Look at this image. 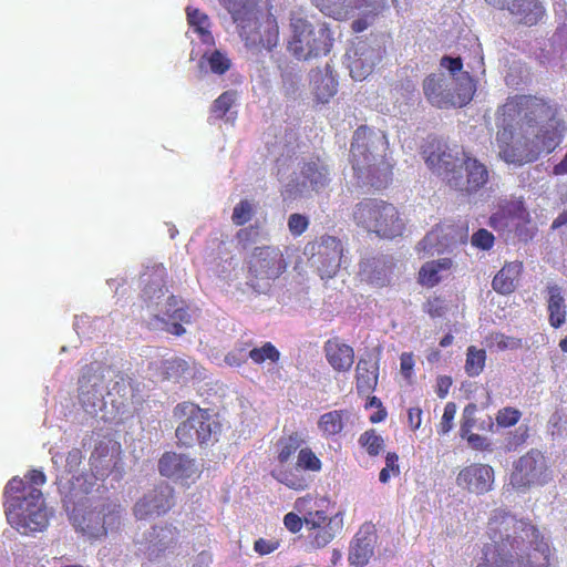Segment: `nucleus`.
<instances>
[{
    "instance_id": "f257e3e1",
    "label": "nucleus",
    "mask_w": 567,
    "mask_h": 567,
    "mask_svg": "<svg viewBox=\"0 0 567 567\" xmlns=\"http://www.w3.org/2000/svg\"><path fill=\"white\" fill-rule=\"evenodd\" d=\"M45 482V474L33 468L24 478L14 476L7 483L3 492L6 516L18 532H41L49 525V512L40 488Z\"/></svg>"
},
{
    "instance_id": "f03ea898",
    "label": "nucleus",
    "mask_w": 567,
    "mask_h": 567,
    "mask_svg": "<svg viewBox=\"0 0 567 567\" xmlns=\"http://www.w3.org/2000/svg\"><path fill=\"white\" fill-rule=\"evenodd\" d=\"M422 155L427 167L455 189L473 194L488 182V169L485 164L463 150H451L440 140L429 141L423 147Z\"/></svg>"
},
{
    "instance_id": "7ed1b4c3",
    "label": "nucleus",
    "mask_w": 567,
    "mask_h": 567,
    "mask_svg": "<svg viewBox=\"0 0 567 567\" xmlns=\"http://www.w3.org/2000/svg\"><path fill=\"white\" fill-rule=\"evenodd\" d=\"M224 6L237 24L245 47L255 52H271L279 42V27L270 11L258 8L257 0H224Z\"/></svg>"
},
{
    "instance_id": "20e7f679",
    "label": "nucleus",
    "mask_w": 567,
    "mask_h": 567,
    "mask_svg": "<svg viewBox=\"0 0 567 567\" xmlns=\"http://www.w3.org/2000/svg\"><path fill=\"white\" fill-rule=\"evenodd\" d=\"M383 137L365 125L359 126L351 142V163L358 178L364 179L371 186L384 188L391 181V165L384 155L377 154Z\"/></svg>"
},
{
    "instance_id": "39448f33",
    "label": "nucleus",
    "mask_w": 567,
    "mask_h": 567,
    "mask_svg": "<svg viewBox=\"0 0 567 567\" xmlns=\"http://www.w3.org/2000/svg\"><path fill=\"white\" fill-rule=\"evenodd\" d=\"M352 219L358 227L382 239L401 237L406 227L398 207L380 198L367 197L357 203Z\"/></svg>"
},
{
    "instance_id": "423d86ee",
    "label": "nucleus",
    "mask_w": 567,
    "mask_h": 567,
    "mask_svg": "<svg viewBox=\"0 0 567 567\" xmlns=\"http://www.w3.org/2000/svg\"><path fill=\"white\" fill-rule=\"evenodd\" d=\"M173 415L181 420L175 430L179 446L206 445L212 441L213 434L220 429V424L213 419L208 409H202L193 402L178 403L173 410Z\"/></svg>"
},
{
    "instance_id": "0eeeda50",
    "label": "nucleus",
    "mask_w": 567,
    "mask_h": 567,
    "mask_svg": "<svg viewBox=\"0 0 567 567\" xmlns=\"http://www.w3.org/2000/svg\"><path fill=\"white\" fill-rule=\"evenodd\" d=\"M292 32L288 49L298 60H309L327 55L333 45L332 32L327 22L312 24L301 17L290 19Z\"/></svg>"
},
{
    "instance_id": "6e6552de",
    "label": "nucleus",
    "mask_w": 567,
    "mask_h": 567,
    "mask_svg": "<svg viewBox=\"0 0 567 567\" xmlns=\"http://www.w3.org/2000/svg\"><path fill=\"white\" fill-rule=\"evenodd\" d=\"M498 113L502 125H518L519 130H524V126L534 127L554 120L558 111L556 105L545 99L535 95H514L507 99Z\"/></svg>"
},
{
    "instance_id": "1a4fd4ad",
    "label": "nucleus",
    "mask_w": 567,
    "mask_h": 567,
    "mask_svg": "<svg viewBox=\"0 0 567 567\" xmlns=\"http://www.w3.org/2000/svg\"><path fill=\"white\" fill-rule=\"evenodd\" d=\"M293 507L299 514H305L307 537L313 549L326 547L343 528V518L340 513L329 516L309 495L298 497Z\"/></svg>"
},
{
    "instance_id": "9d476101",
    "label": "nucleus",
    "mask_w": 567,
    "mask_h": 567,
    "mask_svg": "<svg viewBox=\"0 0 567 567\" xmlns=\"http://www.w3.org/2000/svg\"><path fill=\"white\" fill-rule=\"evenodd\" d=\"M455 87L452 92L447 89L446 79L443 74L432 73L423 81V92L426 100L439 109L451 106H465L468 104L475 92L476 82L467 71L454 78Z\"/></svg>"
},
{
    "instance_id": "9b49d317",
    "label": "nucleus",
    "mask_w": 567,
    "mask_h": 567,
    "mask_svg": "<svg viewBox=\"0 0 567 567\" xmlns=\"http://www.w3.org/2000/svg\"><path fill=\"white\" fill-rule=\"evenodd\" d=\"M70 520L82 535L94 539L101 538L106 536L107 527L118 523V506L111 502L92 504L86 501L85 503L74 504Z\"/></svg>"
},
{
    "instance_id": "f8f14e48",
    "label": "nucleus",
    "mask_w": 567,
    "mask_h": 567,
    "mask_svg": "<svg viewBox=\"0 0 567 567\" xmlns=\"http://www.w3.org/2000/svg\"><path fill=\"white\" fill-rule=\"evenodd\" d=\"M306 445V440L298 431L280 436L275 443L274 467L270 475L280 484L293 491H305L309 481L298 474V468L290 463L296 453Z\"/></svg>"
},
{
    "instance_id": "ddd939ff",
    "label": "nucleus",
    "mask_w": 567,
    "mask_h": 567,
    "mask_svg": "<svg viewBox=\"0 0 567 567\" xmlns=\"http://www.w3.org/2000/svg\"><path fill=\"white\" fill-rule=\"evenodd\" d=\"M550 478L547 461L543 452L532 449L516 460L509 475V485L525 493L533 487L545 485Z\"/></svg>"
},
{
    "instance_id": "4468645a",
    "label": "nucleus",
    "mask_w": 567,
    "mask_h": 567,
    "mask_svg": "<svg viewBox=\"0 0 567 567\" xmlns=\"http://www.w3.org/2000/svg\"><path fill=\"white\" fill-rule=\"evenodd\" d=\"M286 269L284 255L272 246L256 247L248 261V284L262 289L277 279Z\"/></svg>"
},
{
    "instance_id": "2eb2a0df",
    "label": "nucleus",
    "mask_w": 567,
    "mask_h": 567,
    "mask_svg": "<svg viewBox=\"0 0 567 567\" xmlns=\"http://www.w3.org/2000/svg\"><path fill=\"white\" fill-rule=\"evenodd\" d=\"M306 250L310 254L309 260L321 279H331L338 274L343 255V246L338 237L322 235L309 243Z\"/></svg>"
},
{
    "instance_id": "dca6fc26",
    "label": "nucleus",
    "mask_w": 567,
    "mask_h": 567,
    "mask_svg": "<svg viewBox=\"0 0 567 567\" xmlns=\"http://www.w3.org/2000/svg\"><path fill=\"white\" fill-rule=\"evenodd\" d=\"M496 142L499 150L498 155L507 164L523 166L539 157L533 140L525 135L515 140L513 127L503 125V130L496 134Z\"/></svg>"
},
{
    "instance_id": "f3484780",
    "label": "nucleus",
    "mask_w": 567,
    "mask_h": 567,
    "mask_svg": "<svg viewBox=\"0 0 567 567\" xmlns=\"http://www.w3.org/2000/svg\"><path fill=\"white\" fill-rule=\"evenodd\" d=\"M174 504L173 487L161 483L136 502L133 512L137 519H148L165 515Z\"/></svg>"
},
{
    "instance_id": "a211bd4d",
    "label": "nucleus",
    "mask_w": 567,
    "mask_h": 567,
    "mask_svg": "<svg viewBox=\"0 0 567 567\" xmlns=\"http://www.w3.org/2000/svg\"><path fill=\"white\" fill-rule=\"evenodd\" d=\"M498 10H506L519 24L537 25L545 17L546 10L539 0H485Z\"/></svg>"
},
{
    "instance_id": "6ab92c4d",
    "label": "nucleus",
    "mask_w": 567,
    "mask_h": 567,
    "mask_svg": "<svg viewBox=\"0 0 567 567\" xmlns=\"http://www.w3.org/2000/svg\"><path fill=\"white\" fill-rule=\"evenodd\" d=\"M494 480L495 474L491 465L473 463L458 472L456 484L468 493L483 495L493 488Z\"/></svg>"
},
{
    "instance_id": "aec40b11",
    "label": "nucleus",
    "mask_w": 567,
    "mask_h": 567,
    "mask_svg": "<svg viewBox=\"0 0 567 567\" xmlns=\"http://www.w3.org/2000/svg\"><path fill=\"white\" fill-rule=\"evenodd\" d=\"M158 472L167 478L184 481L194 477L197 467L195 461L184 454L165 452L158 460Z\"/></svg>"
},
{
    "instance_id": "412c9836",
    "label": "nucleus",
    "mask_w": 567,
    "mask_h": 567,
    "mask_svg": "<svg viewBox=\"0 0 567 567\" xmlns=\"http://www.w3.org/2000/svg\"><path fill=\"white\" fill-rule=\"evenodd\" d=\"M178 529L172 525L154 526L146 536L145 554L150 560L157 559L178 542Z\"/></svg>"
},
{
    "instance_id": "4be33fe9",
    "label": "nucleus",
    "mask_w": 567,
    "mask_h": 567,
    "mask_svg": "<svg viewBox=\"0 0 567 567\" xmlns=\"http://www.w3.org/2000/svg\"><path fill=\"white\" fill-rule=\"evenodd\" d=\"M165 316L167 317L168 321L164 320L159 316H155L154 318L155 320L165 323L166 332L173 336H183L186 332L183 323L187 324L192 322V313L189 311V307L184 300L177 298L176 296H171L167 298Z\"/></svg>"
},
{
    "instance_id": "5701e85b",
    "label": "nucleus",
    "mask_w": 567,
    "mask_h": 567,
    "mask_svg": "<svg viewBox=\"0 0 567 567\" xmlns=\"http://www.w3.org/2000/svg\"><path fill=\"white\" fill-rule=\"evenodd\" d=\"M327 362L336 372H348L354 362V350L340 337H332L323 344Z\"/></svg>"
},
{
    "instance_id": "b1692460",
    "label": "nucleus",
    "mask_w": 567,
    "mask_h": 567,
    "mask_svg": "<svg viewBox=\"0 0 567 567\" xmlns=\"http://www.w3.org/2000/svg\"><path fill=\"white\" fill-rule=\"evenodd\" d=\"M300 174L302 176V186L309 187L315 193L322 192L331 182L330 168L319 156L303 162Z\"/></svg>"
},
{
    "instance_id": "393cba45",
    "label": "nucleus",
    "mask_w": 567,
    "mask_h": 567,
    "mask_svg": "<svg viewBox=\"0 0 567 567\" xmlns=\"http://www.w3.org/2000/svg\"><path fill=\"white\" fill-rule=\"evenodd\" d=\"M565 131L566 125L557 115L554 120H549L540 125L532 138L534 145L537 146L538 155L542 152L551 153L555 151L563 142Z\"/></svg>"
},
{
    "instance_id": "a878e982",
    "label": "nucleus",
    "mask_w": 567,
    "mask_h": 567,
    "mask_svg": "<svg viewBox=\"0 0 567 567\" xmlns=\"http://www.w3.org/2000/svg\"><path fill=\"white\" fill-rule=\"evenodd\" d=\"M312 3L326 16L334 20L343 21L355 11L368 8V0H311Z\"/></svg>"
},
{
    "instance_id": "bb28decb",
    "label": "nucleus",
    "mask_w": 567,
    "mask_h": 567,
    "mask_svg": "<svg viewBox=\"0 0 567 567\" xmlns=\"http://www.w3.org/2000/svg\"><path fill=\"white\" fill-rule=\"evenodd\" d=\"M379 381V362L373 358H360L355 367V389L359 395L371 394Z\"/></svg>"
},
{
    "instance_id": "cd10ccee",
    "label": "nucleus",
    "mask_w": 567,
    "mask_h": 567,
    "mask_svg": "<svg viewBox=\"0 0 567 567\" xmlns=\"http://www.w3.org/2000/svg\"><path fill=\"white\" fill-rule=\"evenodd\" d=\"M477 412V405L475 403H468L462 413V421L460 427V435L465 439L468 445L477 451L491 450V443L488 440L480 434H475L472 431L475 427V413Z\"/></svg>"
},
{
    "instance_id": "c85d7f7f",
    "label": "nucleus",
    "mask_w": 567,
    "mask_h": 567,
    "mask_svg": "<svg viewBox=\"0 0 567 567\" xmlns=\"http://www.w3.org/2000/svg\"><path fill=\"white\" fill-rule=\"evenodd\" d=\"M309 76L316 103H328L337 93L338 83L333 75L328 71L316 69L311 70Z\"/></svg>"
},
{
    "instance_id": "c756f323",
    "label": "nucleus",
    "mask_w": 567,
    "mask_h": 567,
    "mask_svg": "<svg viewBox=\"0 0 567 567\" xmlns=\"http://www.w3.org/2000/svg\"><path fill=\"white\" fill-rule=\"evenodd\" d=\"M523 271L522 261L506 262L492 280L493 289L501 295L512 293Z\"/></svg>"
},
{
    "instance_id": "7c9ffc66",
    "label": "nucleus",
    "mask_w": 567,
    "mask_h": 567,
    "mask_svg": "<svg viewBox=\"0 0 567 567\" xmlns=\"http://www.w3.org/2000/svg\"><path fill=\"white\" fill-rule=\"evenodd\" d=\"M514 520L515 518L509 514V512L505 509L494 511L487 523V533L493 544H488L487 546H496L497 549H502L501 547L504 545V540H511L508 534H506V538L503 537V532L507 533L511 523Z\"/></svg>"
},
{
    "instance_id": "2f4dec72",
    "label": "nucleus",
    "mask_w": 567,
    "mask_h": 567,
    "mask_svg": "<svg viewBox=\"0 0 567 567\" xmlns=\"http://www.w3.org/2000/svg\"><path fill=\"white\" fill-rule=\"evenodd\" d=\"M548 300L547 311L548 321L553 328L561 327L566 321V303L561 295V289L557 285H550L547 287Z\"/></svg>"
},
{
    "instance_id": "473e14b6",
    "label": "nucleus",
    "mask_w": 567,
    "mask_h": 567,
    "mask_svg": "<svg viewBox=\"0 0 567 567\" xmlns=\"http://www.w3.org/2000/svg\"><path fill=\"white\" fill-rule=\"evenodd\" d=\"M453 261L451 258H441L439 260L427 261L419 270L417 281L420 285L432 288L440 284L443 271L451 270Z\"/></svg>"
},
{
    "instance_id": "72a5a7b5",
    "label": "nucleus",
    "mask_w": 567,
    "mask_h": 567,
    "mask_svg": "<svg viewBox=\"0 0 567 567\" xmlns=\"http://www.w3.org/2000/svg\"><path fill=\"white\" fill-rule=\"evenodd\" d=\"M347 417L348 411L346 410H333L323 413L318 420V429L323 437H333L343 431Z\"/></svg>"
},
{
    "instance_id": "f704fd0d",
    "label": "nucleus",
    "mask_w": 567,
    "mask_h": 567,
    "mask_svg": "<svg viewBox=\"0 0 567 567\" xmlns=\"http://www.w3.org/2000/svg\"><path fill=\"white\" fill-rule=\"evenodd\" d=\"M161 370L165 374L166 379H187L192 375L193 371H196V363L190 360L174 357L164 360L162 362Z\"/></svg>"
},
{
    "instance_id": "c9c22d12",
    "label": "nucleus",
    "mask_w": 567,
    "mask_h": 567,
    "mask_svg": "<svg viewBox=\"0 0 567 567\" xmlns=\"http://www.w3.org/2000/svg\"><path fill=\"white\" fill-rule=\"evenodd\" d=\"M188 24L199 35L205 44H214V37L209 31L210 22L206 13L188 7L186 9Z\"/></svg>"
},
{
    "instance_id": "e433bc0d",
    "label": "nucleus",
    "mask_w": 567,
    "mask_h": 567,
    "mask_svg": "<svg viewBox=\"0 0 567 567\" xmlns=\"http://www.w3.org/2000/svg\"><path fill=\"white\" fill-rule=\"evenodd\" d=\"M79 400L87 413H95L103 405V389L91 388V384L83 382V385H79Z\"/></svg>"
},
{
    "instance_id": "4c0bfd02",
    "label": "nucleus",
    "mask_w": 567,
    "mask_h": 567,
    "mask_svg": "<svg viewBox=\"0 0 567 567\" xmlns=\"http://www.w3.org/2000/svg\"><path fill=\"white\" fill-rule=\"evenodd\" d=\"M292 467L298 468L299 475H305L303 472L319 473L322 470V462L311 447L303 445Z\"/></svg>"
},
{
    "instance_id": "58836bf2",
    "label": "nucleus",
    "mask_w": 567,
    "mask_h": 567,
    "mask_svg": "<svg viewBox=\"0 0 567 567\" xmlns=\"http://www.w3.org/2000/svg\"><path fill=\"white\" fill-rule=\"evenodd\" d=\"M486 363V351L484 349H477L475 346H470L466 350L465 360V372L468 377H478Z\"/></svg>"
},
{
    "instance_id": "ea45409f",
    "label": "nucleus",
    "mask_w": 567,
    "mask_h": 567,
    "mask_svg": "<svg viewBox=\"0 0 567 567\" xmlns=\"http://www.w3.org/2000/svg\"><path fill=\"white\" fill-rule=\"evenodd\" d=\"M513 214L514 217L518 219V223L515 226V233L518 238L524 241L532 239L534 230L527 227V225L530 224V215L522 200L513 204Z\"/></svg>"
},
{
    "instance_id": "a19ab883",
    "label": "nucleus",
    "mask_w": 567,
    "mask_h": 567,
    "mask_svg": "<svg viewBox=\"0 0 567 567\" xmlns=\"http://www.w3.org/2000/svg\"><path fill=\"white\" fill-rule=\"evenodd\" d=\"M104 364L97 361L86 364L79 380V385H83V382H85L91 384V388L104 389Z\"/></svg>"
},
{
    "instance_id": "79ce46f5",
    "label": "nucleus",
    "mask_w": 567,
    "mask_h": 567,
    "mask_svg": "<svg viewBox=\"0 0 567 567\" xmlns=\"http://www.w3.org/2000/svg\"><path fill=\"white\" fill-rule=\"evenodd\" d=\"M358 442L372 457L378 456L384 449V440L374 429L363 432Z\"/></svg>"
},
{
    "instance_id": "37998d69",
    "label": "nucleus",
    "mask_w": 567,
    "mask_h": 567,
    "mask_svg": "<svg viewBox=\"0 0 567 567\" xmlns=\"http://www.w3.org/2000/svg\"><path fill=\"white\" fill-rule=\"evenodd\" d=\"M508 556L511 555L503 553V549H497L496 546H485L482 561L477 567H506Z\"/></svg>"
},
{
    "instance_id": "c03bdc74",
    "label": "nucleus",
    "mask_w": 567,
    "mask_h": 567,
    "mask_svg": "<svg viewBox=\"0 0 567 567\" xmlns=\"http://www.w3.org/2000/svg\"><path fill=\"white\" fill-rule=\"evenodd\" d=\"M549 564V547L546 543H540L538 548L528 553L526 559L519 560L518 567H547Z\"/></svg>"
},
{
    "instance_id": "a18cd8bd",
    "label": "nucleus",
    "mask_w": 567,
    "mask_h": 567,
    "mask_svg": "<svg viewBox=\"0 0 567 567\" xmlns=\"http://www.w3.org/2000/svg\"><path fill=\"white\" fill-rule=\"evenodd\" d=\"M248 357L256 364H262L267 360L276 363L280 359V352L271 342H265L260 348L251 349Z\"/></svg>"
},
{
    "instance_id": "49530a36",
    "label": "nucleus",
    "mask_w": 567,
    "mask_h": 567,
    "mask_svg": "<svg viewBox=\"0 0 567 567\" xmlns=\"http://www.w3.org/2000/svg\"><path fill=\"white\" fill-rule=\"evenodd\" d=\"M371 554L372 550L369 544L357 538L349 551V563L355 567H363L368 564Z\"/></svg>"
},
{
    "instance_id": "de8ad7c7",
    "label": "nucleus",
    "mask_w": 567,
    "mask_h": 567,
    "mask_svg": "<svg viewBox=\"0 0 567 567\" xmlns=\"http://www.w3.org/2000/svg\"><path fill=\"white\" fill-rule=\"evenodd\" d=\"M236 101L235 91H226L221 93L214 102L210 107V114L215 118H223L227 112L231 109Z\"/></svg>"
},
{
    "instance_id": "09e8293b",
    "label": "nucleus",
    "mask_w": 567,
    "mask_h": 567,
    "mask_svg": "<svg viewBox=\"0 0 567 567\" xmlns=\"http://www.w3.org/2000/svg\"><path fill=\"white\" fill-rule=\"evenodd\" d=\"M449 310L446 300L441 296H430L423 303V311L432 319L442 318Z\"/></svg>"
},
{
    "instance_id": "8fccbe9b",
    "label": "nucleus",
    "mask_w": 567,
    "mask_h": 567,
    "mask_svg": "<svg viewBox=\"0 0 567 567\" xmlns=\"http://www.w3.org/2000/svg\"><path fill=\"white\" fill-rule=\"evenodd\" d=\"M165 295V282L162 276H156L154 279L148 280L142 291V297L145 302H152L155 299H161Z\"/></svg>"
},
{
    "instance_id": "3c124183",
    "label": "nucleus",
    "mask_w": 567,
    "mask_h": 567,
    "mask_svg": "<svg viewBox=\"0 0 567 567\" xmlns=\"http://www.w3.org/2000/svg\"><path fill=\"white\" fill-rule=\"evenodd\" d=\"M254 215V207L247 199H241L233 210L231 220L236 226H243L248 223Z\"/></svg>"
},
{
    "instance_id": "603ef678",
    "label": "nucleus",
    "mask_w": 567,
    "mask_h": 567,
    "mask_svg": "<svg viewBox=\"0 0 567 567\" xmlns=\"http://www.w3.org/2000/svg\"><path fill=\"white\" fill-rule=\"evenodd\" d=\"M522 412L513 406H505L498 410L496 414V423L501 427H511L518 423Z\"/></svg>"
},
{
    "instance_id": "864d4df0",
    "label": "nucleus",
    "mask_w": 567,
    "mask_h": 567,
    "mask_svg": "<svg viewBox=\"0 0 567 567\" xmlns=\"http://www.w3.org/2000/svg\"><path fill=\"white\" fill-rule=\"evenodd\" d=\"M491 344L499 351L507 349H518L522 346L520 339L506 336L502 332H494L489 336Z\"/></svg>"
},
{
    "instance_id": "5fc2aeb1",
    "label": "nucleus",
    "mask_w": 567,
    "mask_h": 567,
    "mask_svg": "<svg viewBox=\"0 0 567 567\" xmlns=\"http://www.w3.org/2000/svg\"><path fill=\"white\" fill-rule=\"evenodd\" d=\"M349 69L352 79L355 81H362L373 71V62L364 61L362 58H357L350 62Z\"/></svg>"
},
{
    "instance_id": "6e6d98bb",
    "label": "nucleus",
    "mask_w": 567,
    "mask_h": 567,
    "mask_svg": "<svg viewBox=\"0 0 567 567\" xmlns=\"http://www.w3.org/2000/svg\"><path fill=\"white\" fill-rule=\"evenodd\" d=\"M207 62L210 71L216 74H224L230 68V60L218 50H215L207 56Z\"/></svg>"
},
{
    "instance_id": "4d7b16f0",
    "label": "nucleus",
    "mask_w": 567,
    "mask_h": 567,
    "mask_svg": "<svg viewBox=\"0 0 567 567\" xmlns=\"http://www.w3.org/2000/svg\"><path fill=\"white\" fill-rule=\"evenodd\" d=\"M456 414V404L454 402H447L444 406V412L441 422L437 426V433L440 435L447 434L453 427V420Z\"/></svg>"
},
{
    "instance_id": "13d9d810",
    "label": "nucleus",
    "mask_w": 567,
    "mask_h": 567,
    "mask_svg": "<svg viewBox=\"0 0 567 567\" xmlns=\"http://www.w3.org/2000/svg\"><path fill=\"white\" fill-rule=\"evenodd\" d=\"M309 227L307 216L293 213L288 218V229L293 237L301 236Z\"/></svg>"
},
{
    "instance_id": "bf43d9fd",
    "label": "nucleus",
    "mask_w": 567,
    "mask_h": 567,
    "mask_svg": "<svg viewBox=\"0 0 567 567\" xmlns=\"http://www.w3.org/2000/svg\"><path fill=\"white\" fill-rule=\"evenodd\" d=\"M494 235L484 228L475 231L471 238L472 245L483 250L491 249L494 245Z\"/></svg>"
},
{
    "instance_id": "052dcab7",
    "label": "nucleus",
    "mask_w": 567,
    "mask_h": 567,
    "mask_svg": "<svg viewBox=\"0 0 567 567\" xmlns=\"http://www.w3.org/2000/svg\"><path fill=\"white\" fill-rule=\"evenodd\" d=\"M280 540L276 538L271 539H265V538H258L254 543V550L259 554L260 556H265L268 554L274 553L277 550L280 546Z\"/></svg>"
},
{
    "instance_id": "680f3d73",
    "label": "nucleus",
    "mask_w": 567,
    "mask_h": 567,
    "mask_svg": "<svg viewBox=\"0 0 567 567\" xmlns=\"http://www.w3.org/2000/svg\"><path fill=\"white\" fill-rule=\"evenodd\" d=\"M299 516L297 513L289 512L284 516V526L292 534H297L305 525V514Z\"/></svg>"
},
{
    "instance_id": "e2e57ef3",
    "label": "nucleus",
    "mask_w": 567,
    "mask_h": 567,
    "mask_svg": "<svg viewBox=\"0 0 567 567\" xmlns=\"http://www.w3.org/2000/svg\"><path fill=\"white\" fill-rule=\"evenodd\" d=\"M440 65L442 68L447 69L452 75H456V74L461 75L463 73L462 72L463 61L460 56L452 58L449 55H444V56H442V59L440 61Z\"/></svg>"
},
{
    "instance_id": "0e129e2a",
    "label": "nucleus",
    "mask_w": 567,
    "mask_h": 567,
    "mask_svg": "<svg viewBox=\"0 0 567 567\" xmlns=\"http://www.w3.org/2000/svg\"><path fill=\"white\" fill-rule=\"evenodd\" d=\"M414 368V355L412 352H403L400 357L401 373L408 381L411 380Z\"/></svg>"
},
{
    "instance_id": "69168bd1",
    "label": "nucleus",
    "mask_w": 567,
    "mask_h": 567,
    "mask_svg": "<svg viewBox=\"0 0 567 567\" xmlns=\"http://www.w3.org/2000/svg\"><path fill=\"white\" fill-rule=\"evenodd\" d=\"M391 266H386L382 264L380 270H378V275H370L369 281L375 286L383 287L390 284V275H391Z\"/></svg>"
},
{
    "instance_id": "338daca9",
    "label": "nucleus",
    "mask_w": 567,
    "mask_h": 567,
    "mask_svg": "<svg viewBox=\"0 0 567 567\" xmlns=\"http://www.w3.org/2000/svg\"><path fill=\"white\" fill-rule=\"evenodd\" d=\"M259 236V227L258 226H249L246 228H241L238 230L236 237L239 243H241L244 246H247L248 244L256 240V238Z\"/></svg>"
},
{
    "instance_id": "774afa93",
    "label": "nucleus",
    "mask_w": 567,
    "mask_h": 567,
    "mask_svg": "<svg viewBox=\"0 0 567 567\" xmlns=\"http://www.w3.org/2000/svg\"><path fill=\"white\" fill-rule=\"evenodd\" d=\"M408 422L412 431H416L422 423V410L420 408H410L408 410Z\"/></svg>"
}]
</instances>
